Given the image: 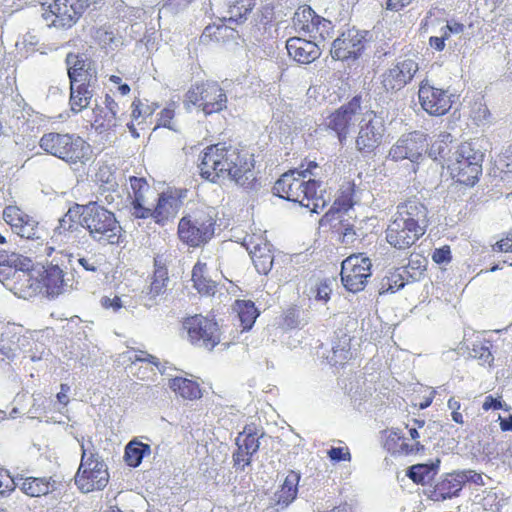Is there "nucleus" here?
I'll return each mask as SVG.
<instances>
[{
  "label": "nucleus",
  "instance_id": "1",
  "mask_svg": "<svg viewBox=\"0 0 512 512\" xmlns=\"http://www.w3.org/2000/svg\"><path fill=\"white\" fill-rule=\"evenodd\" d=\"M253 167V160L247 151L227 143L208 146L199 164L203 178L214 183L229 179L246 188L255 180Z\"/></svg>",
  "mask_w": 512,
  "mask_h": 512
},
{
  "label": "nucleus",
  "instance_id": "2",
  "mask_svg": "<svg viewBox=\"0 0 512 512\" xmlns=\"http://www.w3.org/2000/svg\"><path fill=\"white\" fill-rule=\"evenodd\" d=\"M428 222L426 206L415 198L409 199L398 204L386 229V240L396 249H408L425 234Z\"/></svg>",
  "mask_w": 512,
  "mask_h": 512
},
{
  "label": "nucleus",
  "instance_id": "3",
  "mask_svg": "<svg viewBox=\"0 0 512 512\" xmlns=\"http://www.w3.org/2000/svg\"><path fill=\"white\" fill-rule=\"evenodd\" d=\"M321 182L309 178L297 170H290L280 176L273 186V194L290 202L299 203L312 213L319 214L327 201L321 194Z\"/></svg>",
  "mask_w": 512,
  "mask_h": 512
},
{
  "label": "nucleus",
  "instance_id": "4",
  "mask_svg": "<svg viewBox=\"0 0 512 512\" xmlns=\"http://www.w3.org/2000/svg\"><path fill=\"white\" fill-rule=\"evenodd\" d=\"M43 253L51 257L50 262L43 266V287L47 295L54 298L72 289L73 278L68 276L67 270H76V267L73 255L64 249L57 250L54 246L45 245Z\"/></svg>",
  "mask_w": 512,
  "mask_h": 512
},
{
  "label": "nucleus",
  "instance_id": "5",
  "mask_svg": "<svg viewBox=\"0 0 512 512\" xmlns=\"http://www.w3.org/2000/svg\"><path fill=\"white\" fill-rule=\"evenodd\" d=\"M82 228L89 232L90 237L102 244H117L122 228L114 213L96 202L83 205Z\"/></svg>",
  "mask_w": 512,
  "mask_h": 512
},
{
  "label": "nucleus",
  "instance_id": "6",
  "mask_svg": "<svg viewBox=\"0 0 512 512\" xmlns=\"http://www.w3.org/2000/svg\"><path fill=\"white\" fill-rule=\"evenodd\" d=\"M81 461L75 475V484L83 493L102 490L109 481L108 468L92 441L81 444Z\"/></svg>",
  "mask_w": 512,
  "mask_h": 512
},
{
  "label": "nucleus",
  "instance_id": "7",
  "mask_svg": "<svg viewBox=\"0 0 512 512\" xmlns=\"http://www.w3.org/2000/svg\"><path fill=\"white\" fill-rule=\"evenodd\" d=\"M39 146L46 153L69 164L85 163L89 160V144L74 134L45 133L40 138Z\"/></svg>",
  "mask_w": 512,
  "mask_h": 512
},
{
  "label": "nucleus",
  "instance_id": "8",
  "mask_svg": "<svg viewBox=\"0 0 512 512\" xmlns=\"http://www.w3.org/2000/svg\"><path fill=\"white\" fill-rule=\"evenodd\" d=\"M483 159L484 153L474 143H462L449 164L453 177L461 184L473 186L482 173Z\"/></svg>",
  "mask_w": 512,
  "mask_h": 512
},
{
  "label": "nucleus",
  "instance_id": "9",
  "mask_svg": "<svg viewBox=\"0 0 512 512\" xmlns=\"http://www.w3.org/2000/svg\"><path fill=\"white\" fill-rule=\"evenodd\" d=\"M215 220L205 210H196L184 216L178 225V235L181 241L191 247L207 243L214 234Z\"/></svg>",
  "mask_w": 512,
  "mask_h": 512
},
{
  "label": "nucleus",
  "instance_id": "10",
  "mask_svg": "<svg viewBox=\"0 0 512 512\" xmlns=\"http://www.w3.org/2000/svg\"><path fill=\"white\" fill-rule=\"evenodd\" d=\"M227 96L224 90L216 82L207 81L205 83L192 86L185 95L184 104L187 109L190 105L196 106L205 115L218 113L226 108Z\"/></svg>",
  "mask_w": 512,
  "mask_h": 512
},
{
  "label": "nucleus",
  "instance_id": "11",
  "mask_svg": "<svg viewBox=\"0 0 512 512\" xmlns=\"http://www.w3.org/2000/svg\"><path fill=\"white\" fill-rule=\"evenodd\" d=\"M357 123L359 126L355 140L357 151L361 154L373 153L381 145L386 131L383 118L376 115L374 111H366L360 113Z\"/></svg>",
  "mask_w": 512,
  "mask_h": 512
},
{
  "label": "nucleus",
  "instance_id": "12",
  "mask_svg": "<svg viewBox=\"0 0 512 512\" xmlns=\"http://www.w3.org/2000/svg\"><path fill=\"white\" fill-rule=\"evenodd\" d=\"M416 58V56L399 58L383 71L379 79L385 92L396 93L412 82L419 71Z\"/></svg>",
  "mask_w": 512,
  "mask_h": 512
},
{
  "label": "nucleus",
  "instance_id": "13",
  "mask_svg": "<svg viewBox=\"0 0 512 512\" xmlns=\"http://www.w3.org/2000/svg\"><path fill=\"white\" fill-rule=\"evenodd\" d=\"M183 329L187 331L190 342L195 346L212 350L220 343L218 324L202 315L186 318Z\"/></svg>",
  "mask_w": 512,
  "mask_h": 512
},
{
  "label": "nucleus",
  "instance_id": "14",
  "mask_svg": "<svg viewBox=\"0 0 512 512\" xmlns=\"http://www.w3.org/2000/svg\"><path fill=\"white\" fill-rule=\"evenodd\" d=\"M371 266V260L361 254L346 258L341 267V280L344 287L352 293L362 291L371 276Z\"/></svg>",
  "mask_w": 512,
  "mask_h": 512
},
{
  "label": "nucleus",
  "instance_id": "15",
  "mask_svg": "<svg viewBox=\"0 0 512 512\" xmlns=\"http://www.w3.org/2000/svg\"><path fill=\"white\" fill-rule=\"evenodd\" d=\"M86 9L85 0H54L42 14L46 21L52 19L49 26L70 28Z\"/></svg>",
  "mask_w": 512,
  "mask_h": 512
},
{
  "label": "nucleus",
  "instance_id": "16",
  "mask_svg": "<svg viewBox=\"0 0 512 512\" xmlns=\"http://www.w3.org/2000/svg\"><path fill=\"white\" fill-rule=\"evenodd\" d=\"M368 31L355 28L343 31L332 43L331 56L335 60H356L363 53Z\"/></svg>",
  "mask_w": 512,
  "mask_h": 512
},
{
  "label": "nucleus",
  "instance_id": "17",
  "mask_svg": "<svg viewBox=\"0 0 512 512\" xmlns=\"http://www.w3.org/2000/svg\"><path fill=\"white\" fill-rule=\"evenodd\" d=\"M360 113V99L354 97L328 117L327 126L336 133L340 144H344L351 128L359 121Z\"/></svg>",
  "mask_w": 512,
  "mask_h": 512
},
{
  "label": "nucleus",
  "instance_id": "18",
  "mask_svg": "<svg viewBox=\"0 0 512 512\" xmlns=\"http://www.w3.org/2000/svg\"><path fill=\"white\" fill-rule=\"evenodd\" d=\"M426 147V135L421 131H413L403 134L396 141L389 151V158L396 162L407 159L415 163L423 157Z\"/></svg>",
  "mask_w": 512,
  "mask_h": 512
},
{
  "label": "nucleus",
  "instance_id": "19",
  "mask_svg": "<svg viewBox=\"0 0 512 512\" xmlns=\"http://www.w3.org/2000/svg\"><path fill=\"white\" fill-rule=\"evenodd\" d=\"M418 96L422 108L430 115H444L451 108L448 91L434 87L427 79L421 81Z\"/></svg>",
  "mask_w": 512,
  "mask_h": 512
},
{
  "label": "nucleus",
  "instance_id": "20",
  "mask_svg": "<svg viewBox=\"0 0 512 512\" xmlns=\"http://www.w3.org/2000/svg\"><path fill=\"white\" fill-rule=\"evenodd\" d=\"M83 205L75 204L58 220L51 241L54 244L74 243L77 234L81 232Z\"/></svg>",
  "mask_w": 512,
  "mask_h": 512
},
{
  "label": "nucleus",
  "instance_id": "21",
  "mask_svg": "<svg viewBox=\"0 0 512 512\" xmlns=\"http://www.w3.org/2000/svg\"><path fill=\"white\" fill-rule=\"evenodd\" d=\"M3 218L11 226L14 233L21 238L41 240L43 230L32 217L25 214L16 206H8L3 211Z\"/></svg>",
  "mask_w": 512,
  "mask_h": 512
},
{
  "label": "nucleus",
  "instance_id": "22",
  "mask_svg": "<svg viewBox=\"0 0 512 512\" xmlns=\"http://www.w3.org/2000/svg\"><path fill=\"white\" fill-rule=\"evenodd\" d=\"M243 245L248 250L256 270L260 274H268L273 266L274 257L271 252V244L262 236H247Z\"/></svg>",
  "mask_w": 512,
  "mask_h": 512
},
{
  "label": "nucleus",
  "instance_id": "23",
  "mask_svg": "<svg viewBox=\"0 0 512 512\" xmlns=\"http://www.w3.org/2000/svg\"><path fill=\"white\" fill-rule=\"evenodd\" d=\"M155 270L152 282L146 291H143V300L146 307H152L163 299L167 291V283L169 281L167 268L162 260L157 257L154 259Z\"/></svg>",
  "mask_w": 512,
  "mask_h": 512
},
{
  "label": "nucleus",
  "instance_id": "24",
  "mask_svg": "<svg viewBox=\"0 0 512 512\" xmlns=\"http://www.w3.org/2000/svg\"><path fill=\"white\" fill-rule=\"evenodd\" d=\"M0 266L14 268L12 277L18 280L23 278L27 282V287L32 288L34 285H36V288L38 287L37 281L32 280L30 275L31 270H33V262L29 257L0 250Z\"/></svg>",
  "mask_w": 512,
  "mask_h": 512
},
{
  "label": "nucleus",
  "instance_id": "25",
  "mask_svg": "<svg viewBox=\"0 0 512 512\" xmlns=\"http://www.w3.org/2000/svg\"><path fill=\"white\" fill-rule=\"evenodd\" d=\"M288 54L300 64H310L321 55V50L314 40L291 37L286 42Z\"/></svg>",
  "mask_w": 512,
  "mask_h": 512
},
{
  "label": "nucleus",
  "instance_id": "26",
  "mask_svg": "<svg viewBox=\"0 0 512 512\" xmlns=\"http://www.w3.org/2000/svg\"><path fill=\"white\" fill-rule=\"evenodd\" d=\"M300 478V473L296 471L287 474L280 490L276 491L271 499L276 512L286 509L296 499Z\"/></svg>",
  "mask_w": 512,
  "mask_h": 512
},
{
  "label": "nucleus",
  "instance_id": "27",
  "mask_svg": "<svg viewBox=\"0 0 512 512\" xmlns=\"http://www.w3.org/2000/svg\"><path fill=\"white\" fill-rule=\"evenodd\" d=\"M65 63L70 82H80L92 79L91 61L86 54L70 52L66 55Z\"/></svg>",
  "mask_w": 512,
  "mask_h": 512
},
{
  "label": "nucleus",
  "instance_id": "28",
  "mask_svg": "<svg viewBox=\"0 0 512 512\" xmlns=\"http://www.w3.org/2000/svg\"><path fill=\"white\" fill-rule=\"evenodd\" d=\"M181 204L179 197L172 193L160 194L153 209V220L159 225H165L169 220L176 217Z\"/></svg>",
  "mask_w": 512,
  "mask_h": 512
},
{
  "label": "nucleus",
  "instance_id": "29",
  "mask_svg": "<svg viewBox=\"0 0 512 512\" xmlns=\"http://www.w3.org/2000/svg\"><path fill=\"white\" fill-rule=\"evenodd\" d=\"M17 487L30 497H40L56 489V481L52 477L17 476Z\"/></svg>",
  "mask_w": 512,
  "mask_h": 512
},
{
  "label": "nucleus",
  "instance_id": "30",
  "mask_svg": "<svg viewBox=\"0 0 512 512\" xmlns=\"http://www.w3.org/2000/svg\"><path fill=\"white\" fill-rule=\"evenodd\" d=\"M469 478L464 473H454L448 475L441 482L437 483L434 489L435 500L444 501L459 495L464 483L468 482Z\"/></svg>",
  "mask_w": 512,
  "mask_h": 512
},
{
  "label": "nucleus",
  "instance_id": "31",
  "mask_svg": "<svg viewBox=\"0 0 512 512\" xmlns=\"http://www.w3.org/2000/svg\"><path fill=\"white\" fill-rule=\"evenodd\" d=\"M93 97L91 80L70 82V106L75 113L87 108Z\"/></svg>",
  "mask_w": 512,
  "mask_h": 512
},
{
  "label": "nucleus",
  "instance_id": "32",
  "mask_svg": "<svg viewBox=\"0 0 512 512\" xmlns=\"http://www.w3.org/2000/svg\"><path fill=\"white\" fill-rule=\"evenodd\" d=\"M104 104V108L96 106L93 112L95 114V123L100 128L108 130L117 125L118 104L109 95L105 96Z\"/></svg>",
  "mask_w": 512,
  "mask_h": 512
},
{
  "label": "nucleus",
  "instance_id": "33",
  "mask_svg": "<svg viewBox=\"0 0 512 512\" xmlns=\"http://www.w3.org/2000/svg\"><path fill=\"white\" fill-rule=\"evenodd\" d=\"M318 16L310 6L302 5L294 13L293 25L299 32L312 36Z\"/></svg>",
  "mask_w": 512,
  "mask_h": 512
},
{
  "label": "nucleus",
  "instance_id": "34",
  "mask_svg": "<svg viewBox=\"0 0 512 512\" xmlns=\"http://www.w3.org/2000/svg\"><path fill=\"white\" fill-rule=\"evenodd\" d=\"M235 444L240 445L246 453V462L243 463V466H250L252 457L258 452L260 447L257 433L251 429L245 428L244 431L240 432L236 437Z\"/></svg>",
  "mask_w": 512,
  "mask_h": 512
},
{
  "label": "nucleus",
  "instance_id": "35",
  "mask_svg": "<svg viewBox=\"0 0 512 512\" xmlns=\"http://www.w3.org/2000/svg\"><path fill=\"white\" fill-rule=\"evenodd\" d=\"M452 142L453 137L450 133H440L430 145L429 157L433 160L452 161L453 157L449 156L451 152L450 144Z\"/></svg>",
  "mask_w": 512,
  "mask_h": 512
},
{
  "label": "nucleus",
  "instance_id": "36",
  "mask_svg": "<svg viewBox=\"0 0 512 512\" xmlns=\"http://www.w3.org/2000/svg\"><path fill=\"white\" fill-rule=\"evenodd\" d=\"M194 287L202 294H214L216 283L207 277V265L198 261L192 270Z\"/></svg>",
  "mask_w": 512,
  "mask_h": 512
},
{
  "label": "nucleus",
  "instance_id": "37",
  "mask_svg": "<svg viewBox=\"0 0 512 512\" xmlns=\"http://www.w3.org/2000/svg\"><path fill=\"white\" fill-rule=\"evenodd\" d=\"M169 387L184 399L194 400L201 397L199 385L187 378L175 377L169 381Z\"/></svg>",
  "mask_w": 512,
  "mask_h": 512
},
{
  "label": "nucleus",
  "instance_id": "38",
  "mask_svg": "<svg viewBox=\"0 0 512 512\" xmlns=\"http://www.w3.org/2000/svg\"><path fill=\"white\" fill-rule=\"evenodd\" d=\"M233 310L237 313L243 330L251 329L259 315L254 302L251 300H236L233 305Z\"/></svg>",
  "mask_w": 512,
  "mask_h": 512
},
{
  "label": "nucleus",
  "instance_id": "39",
  "mask_svg": "<svg viewBox=\"0 0 512 512\" xmlns=\"http://www.w3.org/2000/svg\"><path fill=\"white\" fill-rule=\"evenodd\" d=\"M255 6V0H233L228 6V17L224 18L229 23L242 24L247 20V15Z\"/></svg>",
  "mask_w": 512,
  "mask_h": 512
},
{
  "label": "nucleus",
  "instance_id": "40",
  "mask_svg": "<svg viewBox=\"0 0 512 512\" xmlns=\"http://www.w3.org/2000/svg\"><path fill=\"white\" fill-rule=\"evenodd\" d=\"M409 278L416 279L414 275H411L407 267L397 269L395 272L386 276L381 281V293L391 292L394 293L405 286V283L409 281Z\"/></svg>",
  "mask_w": 512,
  "mask_h": 512
},
{
  "label": "nucleus",
  "instance_id": "41",
  "mask_svg": "<svg viewBox=\"0 0 512 512\" xmlns=\"http://www.w3.org/2000/svg\"><path fill=\"white\" fill-rule=\"evenodd\" d=\"M150 453V445L132 440L125 447L124 459L128 466L136 468L142 463L143 458Z\"/></svg>",
  "mask_w": 512,
  "mask_h": 512
},
{
  "label": "nucleus",
  "instance_id": "42",
  "mask_svg": "<svg viewBox=\"0 0 512 512\" xmlns=\"http://www.w3.org/2000/svg\"><path fill=\"white\" fill-rule=\"evenodd\" d=\"M350 341V337L347 334L342 333L341 337L333 342L331 348L332 355L329 357L331 363L334 365H341L352 358Z\"/></svg>",
  "mask_w": 512,
  "mask_h": 512
},
{
  "label": "nucleus",
  "instance_id": "43",
  "mask_svg": "<svg viewBox=\"0 0 512 512\" xmlns=\"http://www.w3.org/2000/svg\"><path fill=\"white\" fill-rule=\"evenodd\" d=\"M439 461L437 464H416L412 465L408 471L407 476L417 484H426L430 482L436 474Z\"/></svg>",
  "mask_w": 512,
  "mask_h": 512
},
{
  "label": "nucleus",
  "instance_id": "44",
  "mask_svg": "<svg viewBox=\"0 0 512 512\" xmlns=\"http://www.w3.org/2000/svg\"><path fill=\"white\" fill-rule=\"evenodd\" d=\"M123 357L127 358V360H129L132 364H136L137 362L149 363L155 366L160 371V373L164 374L166 372V364L168 363L160 362L157 357L145 351L135 349L128 350L127 352L123 353Z\"/></svg>",
  "mask_w": 512,
  "mask_h": 512
},
{
  "label": "nucleus",
  "instance_id": "45",
  "mask_svg": "<svg viewBox=\"0 0 512 512\" xmlns=\"http://www.w3.org/2000/svg\"><path fill=\"white\" fill-rule=\"evenodd\" d=\"M354 184L348 183L342 186L339 196L335 199L332 210L336 212H347L355 203L354 198Z\"/></svg>",
  "mask_w": 512,
  "mask_h": 512
},
{
  "label": "nucleus",
  "instance_id": "46",
  "mask_svg": "<svg viewBox=\"0 0 512 512\" xmlns=\"http://www.w3.org/2000/svg\"><path fill=\"white\" fill-rule=\"evenodd\" d=\"M96 180L105 186L108 191H115L118 187L116 170L110 165H100L96 172Z\"/></svg>",
  "mask_w": 512,
  "mask_h": 512
},
{
  "label": "nucleus",
  "instance_id": "47",
  "mask_svg": "<svg viewBox=\"0 0 512 512\" xmlns=\"http://www.w3.org/2000/svg\"><path fill=\"white\" fill-rule=\"evenodd\" d=\"M74 262H76L84 271L96 273L100 269L103 259L97 254H77L76 256H73V263Z\"/></svg>",
  "mask_w": 512,
  "mask_h": 512
},
{
  "label": "nucleus",
  "instance_id": "48",
  "mask_svg": "<svg viewBox=\"0 0 512 512\" xmlns=\"http://www.w3.org/2000/svg\"><path fill=\"white\" fill-rule=\"evenodd\" d=\"M470 356L480 360L483 364H490L494 357L490 351L489 343H475L470 351Z\"/></svg>",
  "mask_w": 512,
  "mask_h": 512
},
{
  "label": "nucleus",
  "instance_id": "49",
  "mask_svg": "<svg viewBox=\"0 0 512 512\" xmlns=\"http://www.w3.org/2000/svg\"><path fill=\"white\" fill-rule=\"evenodd\" d=\"M332 30V22L321 16H318V18L316 19V26L314 28L313 35L311 37L314 39L315 42L318 38L321 40H325L326 38L330 37Z\"/></svg>",
  "mask_w": 512,
  "mask_h": 512
},
{
  "label": "nucleus",
  "instance_id": "50",
  "mask_svg": "<svg viewBox=\"0 0 512 512\" xmlns=\"http://www.w3.org/2000/svg\"><path fill=\"white\" fill-rule=\"evenodd\" d=\"M130 186L133 191L132 200H145V192L149 190V185L144 178L130 177Z\"/></svg>",
  "mask_w": 512,
  "mask_h": 512
},
{
  "label": "nucleus",
  "instance_id": "51",
  "mask_svg": "<svg viewBox=\"0 0 512 512\" xmlns=\"http://www.w3.org/2000/svg\"><path fill=\"white\" fill-rule=\"evenodd\" d=\"M131 204H132V215L135 218L146 219V218L150 217L153 219V209L145 206V200H143V201L132 200Z\"/></svg>",
  "mask_w": 512,
  "mask_h": 512
},
{
  "label": "nucleus",
  "instance_id": "52",
  "mask_svg": "<svg viewBox=\"0 0 512 512\" xmlns=\"http://www.w3.org/2000/svg\"><path fill=\"white\" fill-rule=\"evenodd\" d=\"M16 482L17 476L12 478L9 474L0 470V495L13 491L14 488L17 487Z\"/></svg>",
  "mask_w": 512,
  "mask_h": 512
},
{
  "label": "nucleus",
  "instance_id": "53",
  "mask_svg": "<svg viewBox=\"0 0 512 512\" xmlns=\"http://www.w3.org/2000/svg\"><path fill=\"white\" fill-rule=\"evenodd\" d=\"M327 454L335 462L350 460L351 457L347 447H332Z\"/></svg>",
  "mask_w": 512,
  "mask_h": 512
},
{
  "label": "nucleus",
  "instance_id": "54",
  "mask_svg": "<svg viewBox=\"0 0 512 512\" xmlns=\"http://www.w3.org/2000/svg\"><path fill=\"white\" fill-rule=\"evenodd\" d=\"M331 287L328 281L320 282L315 289V299L327 302L330 299Z\"/></svg>",
  "mask_w": 512,
  "mask_h": 512
},
{
  "label": "nucleus",
  "instance_id": "55",
  "mask_svg": "<svg viewBox=\"0 0 512 512\" xmlns=\"http://www.w3.org/2000/svg\"><path fill=\"white\" fill-rule=\"evenodd\" d=\"M174 117V110L167 107L164 108L159 115L158 119V126L166 127L171 130H175L174 126L172 125V119Z\"/></svg>",
  "mask_w": 512,
  "mask_h": 512
},
{
  "label": "nucleus",
  "instance_id": "56",
  "mask_svg": "<svg viewBox=\"0 0 512 512\" xmlns=\"http://www.w3.org/2000/svg\"><path fill=\"white\" fill-rule=\"evenodd\" d=\"M432 259L437 264H445L451 260V251L448 246L435 249L432 254Z\"/></svg>",
  "mask_w": 512,
  "mask_h": 512
},
{
  "label": "nucleus",
  "instance_id": "57",
  "mask_svg": "<svg viewBox=\"0 0 512 512\" xmlns=\"http://www.w3.org/2000/svg\"><path fill=\"white\" fill-rule=\"evenodd\" d=\"M101 305L105 309H111L113 312L119 311L123 307L122 300L119 296L115 295L114 297L104 296L101 298Z\"/></svg>",
  "mask_w": 512,
  "mask_h": 512
},
{
  "label": "nucleus",
  "instance_id": "58",
  "mask_svg": "<svg viewBox=\"0 0 512 512\" xmlns=\"http://www.w3.org/2000/svg\"><path fill=\"white\" fill-rule=\"evenodd\" d=\"M236 446L237 449L232 455L233 466L235 467L236 470L245 471L247 466H243V463L246 462V453L244 452L240 445Z\"/></svg>",
  "mask_w": 512,
  "mask_h": 512
},
{
  "label": "nucleus",
  "instance_id": "59",
  "mask_svg": "<svg viewBox=\"0 0 512 512\" xmlns=\"http://www.w3.org/2000/svg\"><path fill=\"white\" fill-rule=\"evenodd\" d=\"M299 312L296 309H288L284 316V325L288 328H295L299 325Z\"/></svg>",
  "mask_w": 512,
  "mask_h": 512
},
{
  "label": "nucleus",
  "instance_id": "60",
  "mask_svg": "<svg viewBox=\"0 0 512 512\" xmlns=\"http://www.w3.org/2000/svg\"><path fill=\"white\" fill-rule=\"evenodd\" d=\"M502 407V401L500 399L494 398L492 395L486 396L482 405V409L485 411H488L490 409L498 410L501 409Z\"/></svg>",
  "mask_w": 512,
  "mask_h": 512
},
{
  "label": "nucleus",
  "instance_id": "61",
  "mask_svg": "<svg viewBox=\"0 0 512 512\" xmlns=\"http://www.w3.org/2000/svg\"><path fill=\"white\" fill-rule=\"evenodd\" d=\"M412 0H387L386 9L391 11H399L403 7L409 5Z\"/></svg>",
  "mask_w": 512,
  "mask_h": 512
},
{
  "label": "nucleus",
  "instance_id": "62",
  "mask_svg": "<svg viewBox=\"0 0 512 512\" xmlns=\"http://www.w3.org/2000/svg\"><path fill=\"white\" fill-rule=\"evenodd\" d=\"M343 241L346 243H352L355 239L356 232L349 224L343 226Z\"/></svg>",
  "mask_w": 512,
  "mask_h": 512
},
{
  "label": "nucleus",
  "instance_id": "63",
  "mask_svg": "<svg viewBox=\"0 0 512 512\" xmlns=\"http://www.w3.org/2000/svg\"><path fill=\"white\" fill-rule=\"evenodd\" d=\"M429 45L436 51H442L445 48V41L443 40V37L432 36L429 39Z\"/></svg>",
  "mask_w": 512,
  "mask_h": 512
},
{
  "label": "nucleus",
  "instance_id": "64",
  "mask_svg": "<svg viewBox=\"0 0 512 512\" xmlns=\"http://www.w3.org/2000/svg\"><path fill=\"white\" fill-rule=\"evenodd\" d=\"M496 248L498 251H512V240L509 238L502 239L496 243Z\"/></svg>",
  "mask_w": 512,
  "mask_h": 512
}]
</instances>
